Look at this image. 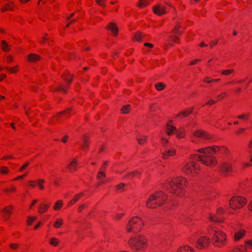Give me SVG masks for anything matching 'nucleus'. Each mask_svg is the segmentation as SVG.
<instances>
[{"mask_svg":"<svg viewBox=\"0 0 252 252\" xmlns=\"http://www.w3.org/2000/svg\"><path fill=\"white\" fill-rule=\"evenodd\" d=\"M219 151L218 147H208L201 148L197 150V152L202 153L203 155H196L198 160L207 166H212L217 163L215 157L212 155L215 154Z\"/></svg>","mask_w":252,"mask_h":252,"instance_id":"1","label":"nucleus"},{"mask_svg":"<svg viewBox=\"0 0 252 252\" xmlns=\"http://www.w3.org/2000/svg\"><path fill=\"white\" fill-rule=\"evenodd\" d=\"M166 198V196L163 192L156 191L149 196L146 202V206L149 208H155L164 203Z\"/></svg>","mask_w":252,"mask_h":252,"instance_id":"2","label":"nucleus"},{"mask_svg":"<svg viewBox=\"0 0 252 252\" xmlns=\"http://www.w3.org/2000/svg\"><path fill=\"white\" fill-rule=\"evenodd\" d=\"M186 180L183 178L177 177L168 183L166 186L167 189L173 193L179 195L183 191Z\"/></svg>","mask_w":252,"mask_h":252,"instance_id":"3","label":"nucleus"},{"mask_svg":"<svg viewBox=\"0 0 252 252\" xmlns=\"http://www.w3.org/2000/svg\"><path fill=\"white\" fill-rule=\"evenodd\" d=\"M147 240L141 234L136 235L130 238L128 244L134 250L140 251L144 250L147 245Z\"/></svg>","mask_w":252,"mask_h":252,"instance_id":"4","label":"nucleus"},{"mask_svg":"<svg viewBox=\"0 0 252 252\" xmlns=\"http://www.w3.org/2000/svg\"><path fill=\"white\" fill-rule=\"evenodd\" d=\"M210 229L209 234L212 236L213 243L216 247H222L226 242V235L221 231L213 230L212 227Z\"/></svg>","mask_w":252,"mask_h":252,"instance_id":"5","label":"nucleus"},{"mask_svg":"<svg viewBox=\"0 0 252 252\" xmlns=\"http://www.w3.org/2000/svg\"><path fill=\"white\" fill-rule=\"evenodd\" d=\"M143 225V223L141 219L135 217L132 218L129 221L126 229L128 232L136 233L141 230Z\"/></svg>","mask_w":252,"mask_h":252,"instance_id":"6","label":"nucleus"},{"mask_svg":"<svg viewBox=\"0 0 252 252\" xmlns=\"http://www.w3.org/2000/svg\"><path fill=\"white\" fill-rule=\"evenodd\" d=\"M246 202V198L240 196H235L230 199L229 205L233 209H238L244 206Z\"/></svg>","mask_w":252,"mask_h":252,"instance_id":"7","label":"nucleus"},{"mask_svg":"<svg viewBox=\"0 0 252 252\" xmlns=\"http://www.w3.org/2000/svg\"><path fill=\"white\" fill-rule=\"evenodd\" d=\"M198 168L193 162L187 163L184 168V171L188 175H192L197 172Z\"/></svg>","mask_w":252,"mask_h":252,"instance_id":"8","label":"nucleus"},{"mask_svg":"<svg viewBox=\"0 0 252 252\" xmlns=\"http://www.w3.org/2000/svg\"><path fill=\"white\" fill-rule=\"evenodd\" d=\"M210 243V239L206 236L199 238L196 242V247L198 249H203L208 246Z\"/></svg>","mask_w":252,"mask_h":252,"instance_id":"9","label":"nucleus"},{"mask_svg":"<svg viewBox=\"0 0 252 252\" xmlns=\"http://www.w3.org/2000/svg\"><path fill=\"white\" fill-rule=\"evenodd\" d=\"M176 154V150L173 148H171L165 150V151L162 154V158L163 159H168L170 157H173Z\"/></svg>","mask_w":252,"mask_h":252,"instance_id":"10","label":"nucleus"},{"mask_svg":"<svg viewBox=\"0 0 252 252\" xmlns=\"http://www.w3.org/2000/svg\"><path fill=\"white\" fill-rule=\"evenodd\" d=\"M166 133L168 135H171L173 134H176L177 136L179 138H182L183 136L180 135V134L178 133V130L176 127L169 125V124H167L166 126Z\"/></svg>","mask_w":252,"mask_h":252,"instance_id":"11","label":"nucleus"},{"mask_svg":"<svg viewBox=\"0 0 252 252\" xmlns=\"http://www.w3.org/2000/svg\"><path fill=\"white\" fill-rule=\"evenodd\" d=\"M193 135L195 136L201 137L204 139H209L211 138V136L207 133L204 131L201 130H197L193 132Z\"/></svg>","mask_w":252,"mask_h":252,"instance_id":"12","label":"nucleus"},{"mask_svg":"<svg viewBox=\"0 0 252 252\" xmlns=\"http://www.w3.org/2000/svg\"><path fill=\"white\" fill-rule=\"evenodd\" d=\"M153 10L155 14L161 15L165 13V8L161 4H158L153 7Z\"/></svg>","mask_w":252,"mask_h":252,"instance_id":"13","label":"nucleus"},{"mask_svg":"<svg viewBox=\"0 0 252 252\" xmlns=\"http://www.w3.org/2000/svg\"><path fill=\"white\" fill-rule=\"evenodd\" d=\"M12 208V206H9L4 208L1 210L2 212L3 213V216L5 220H7L8 218L10 216Z\"/></svg>","mask_w":252,"mask_h":252,"instance_id":"14","label":"nucleus"},{"mask_svg":"<svg viewBox=\"0 0 252 252\" xmlns=\"http://www.w3.org/2000/svg\"><path fill=\"white\" fill-rule=\"evenodd\" d=\"M177 252H194V250L188 245H184L180 247Z\"/></svg>","mask_w":252,"mask_h":252,"instance_id":"15","label":"nucleus"},{"mask_svg":"<svg viewBox=\"0 0 252 252\" xmlns=\"http://www.w3.org/2000/svg\"><path fill=\"white\" fill-rule=\"evenodd\" d=\"M222 171L224 173H228L232 171V165L230 163H225L221 167Z\"/></svg>","mask_w":252,"mask_h":252,"instance_id":"16","label":"nucleus"},{"mask_svg":"<svg viewBox=\"0 0 252 252\" xmlns=\"http://www.w3.org/2000/svg\"><path fill=\"white\" fill-rule=\"evenodd\" d=\"M107 28L110 30L116 35L118 32V28L114 23H109Z\"/></svg>","mask_w":252,"mask_h":252,"instance_id":"17","label":"nucleus"},{"mask_svg":"<svg viewBox=\"0 0 252 252\" xmlns=\"http://www.w3.org/2000/svg\"><path fill=\"white\" fill-rule=\"evenodd\" d=\"M141 172L138 171H134L133 172L127 173L125 176V178L132 179L136 175H140Z\"/></svg>","mask_w":252,"mask_h":252,"instance_id":"18","label":"nucleus"},{"mask_svg":"<svg viewBox=\"0 0 252 252\" xmlns=\"http://www.w3.org/2000/svg\"><path fill=\"white\" fill-rule=\"evenodd\" d=\"M105 176L106 174L103 171H99L98 172L96 178L97 179L100 181V182L98 184V185L104 183L103 178L105 177Z\"/></svg>","mask_w":252,"mask_h":252,"instance_id":"19","label":"nucleus"},{"mask_svg":"<svg viewBox=\"0 0 252 252\" xmlns=\"http://www.w3.org/2000/svg\"><path fill=\"white\" fill-rule=\"evenodd\" d=\"M28 59L30 62H35L39 60L41 58L39 56L35 54H30L28 56Z\"/></svg>","mask_w":252,"mask_h":252,"instance_id":"20","label":"nucleus"},{"mask_svg":"<svg viewBox=\"0 0 252 252\" xmlns=\"http://www.w3.org/2000/svg\"><path fill=\"white\" fill-rule=\"evenodd\" d=\"M193 108H189L188 110L183 111L179 113L177 115V117H179L180 115H182L183 117H187L189 114H191L192 112Z\"/></svg>","mask_w":252,"mask_h":252,"instance_id":"21","label":"nucleus"},{"mask_svg":"<svg viewBox=\"0 0 252 252\" xmlns=\"http://www.w3.org/2000/svg\"><path fill=\"white\" fill-rule=\"evenodd\" d=\"M209 219L212 221L217 222H222L223 221V219L222 218H219L218 216L211 215L209 217Z\"/></svg>","mask_w":252,"mask_h":252,"instance_id":"22","label":"nucleus"},{"mask_svg":"<svg viewBox=\"0 0 252 252\" xmlns=\"http://www.w3.org/2000/svg\"><path fill=\"white\" fill-rule=\"evenodd\" d=\"M77 164V161L76 159H74L71 163L68 165V168L70 171H72L73 170H76L77 167L76 165Z\"/></svg>","mask_w":252,"mask_h":252,"instance_id":"23","label":"nucleus"},{"mask_svg":"<svg viewBox=\"0 0 252 252\" xmlns=\"http://www.w3.org/2000/svg\"><path fill=\"white\" fill-rule=\"evenodd\" d=\"M89 141L88 139V137L86 136H84L83 137V144L82 146L85 150H87L89 147Z\"/></svg>","mask_w":252,"mask_h":252,"instance_id":"24","label":"nucleus"},{"mask_svg":"<svg viewBox=\"0 0 252 252\" xmlns=\"http://www.w3.org/2000/svg\"><path fill=\"white\" fill-rule=\"evenodd\" d=\"M245 234L244 230H241L235 233L234 235V239L235 240H239L242 238Z\"/></svg>","mask_w":252,"mask_h":252,"instance_id":"25","label":"nucleus"},{"mask_svg":"<svg viewBox=\"0 0 252 252\" xmlns=\"http://www.w3.org/2000/svg\"><path fill=\"white\" fill-rule=\"evenodd\" d=\"M63 220L60 218H58L57 220L54 222L53 226L56 228H60L62 225L63 224Z\"/></svg>","mask_w":252,"mask_h":252,"instance_id":"26","label":"nucleus"},{"mask_svg":"<svg viewBox=\"0 0 252 252\" xmlns=\"http://www.w3.org/2000/svg\"><path fill=\"white\" fill-rule=\"evenodd\" d=\"M144 35L142 33L138 32L134 34V39L137 41L141 42V38Z\"/></svg>","mask_w":252,"mask_h":252,"instance_id":"27","label":"nucleus"},{"mask_svg":"<svg viewBox=\"0 0 252 252\" xmlns=\"http://www.w3.org/2000/svg\"><path fill=\"white\" fill-rule=\"evenodd\" d=\"M49 206L44 204H41L40 207L38 209V212L40 213H43L48 209Z\"/></svg>","mask_w":252,"mask_h":252,"instance_id":"28","label":"nucleus"},{"mask_svg":"<svg viewBox=\"0 0 252 252\" xmlns=\"http://www.w3.org/2000/svg\"><path fill=\"white\" fill-rule=\"evenodd\" d=\"M131 106L130 105H126L121 108V112L123 114H127L130 110Z\"/></svg>","mask_w":252,"mask_h":252,"instance_id":"29","label":"nucleus"},{"mask_svg":"<svg viewBox=\"0 0 252 252\" xmlns=\"http://www.w3.org/2000/svg\"><path fill=\"white\" fill-rule=\"evenodd\" d=\"M155 88L158 91H160L165 88V85L161 82H159L156 84Z\"/></svg>","mask_w":252,"mask_h":252,"instance_id":"30","label":"nucleus"},{"mask_svg":"<svg viewBox=\"0 0 252 252\" xmlns=\"http://www.w3.org/2000/svg\"><path fill=\"white\" fill-rule=\"evenodd\" d=\"M1 48L3 51H9V45L8 43L4 40H2L1 42Z\"/></svg>","mask_w":252,"mask_h":252,"instance_id":"31","label":"nucleus"},{"mask_svg":"<svg viewBox=\"0 0 252 252\" xmlns=\"http://www.w3.org/2000/svg\"><path fill=\"white\" fill-rule=\"evenodd\" d=\"M148 4V0H139L137 6L140 8L146 7Z\"/></svg>","mask_w":252,"mask_h":252,"instance_id":"32","label":"nucleus"},{"mask_svg":"<svg viewBox=\"0 0 252 252\" xmlns=\"http://www.w3.org/2000/svg\"><path fill=\"white\" fill-rule=\"evenodd\" d=\"M137 140L140 145H143L144 142L146 141L147 136L145 135H143L141 137H139L137 138Z\"/></svg>","mask_w":252,"mask_h":252,"instance_id":"33","label":"nucleus"},{"mask_svg":"<svg viewBox=\"0 0 252 252\" xmlns=\"http://www.w3.org/2000/svg\"><path fill=\"white\" fill-rule=\"evenodd\" d=\"M234 71L233 69L222 70H221V74L224 75H229Z\"/></svg>","mask_w":252,"mask_h":252,"instance_id":"34","label":"nucleus"},{"mask_svg":"<svg viewBox=\"0 0 252 252\" xmlns=\"http://www.w3.org/2000/svg\"><path fill=\"white\" fill-rule=\"evenodd\" d=\"M63 205V201L62 200H58L55 203V205L54 206V209L55 210L59 209Z\"/></svg>","mask_w":252,"mask_h":252,"instance_id":"35","label":"nucleus"},{"mask_svg":"<svg viewBox=\"0 0 252 252\" xmlns=\"http://www.w3.org/2000/svg\"><path fill=\"white\" fill-rule=\"evenodd\" d=\"M59 241L55 237H52L50 239V243L51 245L56 246L58 245Z\"/></svg>","mask_w":252,"mask_h":252,"instance_id":"36","label":"nucleus"},{"mask_svg":"<svg viewBox=\"0 0 252 252\" xmlns=\"http://www.w3.org/2000/svg\"><path fill=\"white\" fill-rule=\"evenodd\" d=\"M249 114H243L242 115H238L237 117L240 119H242L245 121H247L249 118Z\"/></svg>","mask_w":252,"mask_h":252,"instance_id":"37","label":"nucleus"},{"mask_svg":"<svg viewBox=\"0 0 252 252\" xmlns=\"http://www.w3.org/2000/svg\"><path fill=\"white\" fill-rule=\"evenodd\" d=\"M84 193L83 192H81L78 194H77L74 197V201L77 202L81 197L84 195Z\"/></svg>","mask_w":252,"mask_h":252,"instance_id":"38","label":"nucleus"},{"mask_svg":"<svg viewBox=\"0 0 252 252\" xmlns=\"http://www.w3.org/2000/svg\"><path fill=\"white\" fill-rule=\"evenodd\" d=\"M36 217L35 216L32 217H28V219L27 220V223L28 225H30L32 223V221L36 219Z\"/></svg>","mask_w":252,"mask_h":252,"instance_id":"39","label":"nucleus"},{"mask_svg":"<svg viewBox=\"0 0 252 252\" xmlns=\"http://www.w3.org/2000/svg\"><path fill=\"white\" fill-rule=\"evenodd\" d=\"M44 182V180L43 179H39L37 181V183L40 189H44V186L42 185V183Z\"/></svg>","mask_w":252,"mask_h":252,"instance_id":"40","label":"nucleus"},{"mask_svg":"<svg viewBox=\"0 0 252 252\" xmlns=\"http://www.w3.org/2000/svg\"><path fill=\"white\" fill-rule=\"evenodd\" d=\"M8 172V171L7 170V168L5 166H3L0 169V173H1L2 174H6Z\"/></svg>","mask_w":252,"mask_h":252,"instance_id":"41","label":"nucleus"},{"mask_svg":"<svg viewBox=\"0 0 252 252\" xmlns=\"http://www.w3.org/2000/svg\"><path fill=\"white\" fill-rule=\"evenodd\" d=\"M232 252H247L246 250L245 249H241L240 248H236L233 250Z\"/></svg>","mask_w":252,"mask_h":252,"instance_id":"42","label":"nucleus"},{"mask_svg":"<svg viewBox=\"0 0 252 252\" xmlns=\"http://www.w3.org/2000/svg\"><path fill=\"white\" fill-rule=\"evenodd\" d=\"M10 247L12 249H16L19 247V244L12 243L10 245Z\"/></svg>","mask_w":252,"mask_h":252,"instance_id":"43","label":"nucleus"},{"mask_svg":"<svg viewBox=\"0 0 252 252\" xmlns=\"http://www.w3.org/2000/svg\"><path fill=\"white\" fill-rule=\"evenodd\" d=\"M249 148L251 149L250 151L251 161L252 162V141L249 143Z\"/></svg>","mask_w":252,"mask_h":252,"instance_id":"44","label":"nucleus"},{"mask_svg":"<svg viewBox=\"0 0 252 252\" xmlns=\"http://www.w3.org/2000/svg\"><path fill=\"white\" fill-rule=\"evenodd\" d=\"M96 0V3L100 6H105V4L103 2V1H105V0Z\"/></svg>","mask_w":252,"mask_h":252,"instance_id":"45","label":"nucleus"},{"mask_svg":"<svg viewBox=\"0 0 252 252\" xmlns=\"http://www.w3.org/2000/svg\"><path fill=\"white\" fill-rule=\"evenodd\" d=\"M9 71H10V72L11 73H16V70H15V67H11V68H9L8 67H5Z\"/></svg>","mask_w":252,"mask_h":252,"instance_id":"46","label":"nucleus"},{"mask_svg":"<svg viewBox=\"0 0 252 252\" xmlns=\"http://www.w3.org/2000/svg\"><path fill=\"white\" fill-rule=\"evenodd\" d=\"M125 186V185L124 184L121 183L117 186V189L119 190L122 189L124 188Z\"/></svg>","mask_w":252,"mask_h":252,"instance_id":"47","label":"nucleus"},{"mask_svg":"<svg viewBox=\"0 0 252 252\" xmlns=\"http://www.w3.org/2000/svg\"><path fill=\"white\" fill-rule=\"evenodd\" d=\"M220 79H214V80H209L208 78H206V79H204V81L207 83H210L213 81H218Z\"/></svg>","mask_w":252,"mask_h":252,"instance_id":"48","label":"nucleus"},{"mask_svg":"<svg viewBox=\"0 0 252 252\" xmlns=\"http://www.w3.org/2000/svg\"><path fill=\"white\" fill-rule=\"evenodd\" d=\"M29 165V162H27L23 166H22L20 169V171H22L24 169H25L28 165Z\"/></svg>","mask_w":252,"mask_h":252,"instance_id":"49","label":"nucleus"},{"mask_svg":"<svg viewBox=\"0 0 252 252\" xmlns=\"http://www.w3.org/2000/svg\"><path fill=\"white\" fill-rule=\"evenodd\" d=\"M245 243L248 246H249L250 247L252 248V240H250L246 241L245 242Z\"/></svg>","mask_w":252,"mask_h":252,"instance_id":"50","label":"nucleus"},{"mask_svg":"<svg viewBox=\"0 0 252 252\" xmlns=\"http://www.w3.org/2000/svg\"><path fill=\"white\" fill-rule=\"evenodd\" d=\"M224 211H223V209L222 208H218V210H217V213L218 214H222L223 213Z\"/></svg>","mask_w":252,"mask_h":252,"instance_id":"51","label":"nucleus"},{"mask_svg":"<svg viewBox=\"0 0 252 252\" xmlns=\"http://www.w3.org/2000/svg\"><path fill=\"white\" fill-rule=\"evenodd\" d=\"M56 90H60L62 91L64 93L66 92V91L64 90V89L63 88L62 86H59L58 88L56 89Z\"/></svg>","mask_w":252,"mask_h":252,"instance_id":"52","label":"nucleus"},{"mask_svg":"<svg viewBox=\"0 0 252 252\" xmlns=\"http://www.w3.org/2000/svg\"><path fill=\"white\" fill-rule=\"evenodd\" d=\"M86 206V205L85 204H82L81 205H80L79 208H78V211H81V210L84 208Z\"/></svg>","mask_w":252,"mask_h":252,"instance_id":"53","label":"nucleus"},{"mask_svg":"<svg viewBox=\"0 0 252 252\" xmlns=\"http://www.w3.org/2000/svg\"><path fill=\"white\" fill-rule=\"evenodd\" d=\"M226 94L225 93H222L221 94H220V95H218L217 97L218 98H220V99H222L224 95H225Z\"/></svg>","mask_w":252,"mask_h":252,"instance_id":"54","label":"nucleus"},{"mask_svg":"<svg viewBox=\"0 0 252 252\" xmlns=\"http://www.w3.org/2000/svg\"><path fill=\"white\" fill-rule=\"evenodd\" d=\"M216 102V101L213 100V99H210L207 103V104H214Z\"/></svg>","mask_w":252,"mask_h":252,"instance_id":"55","label":"nucleus"},{"mask_svg":"<svg viewBox=\"0 0 252 252\" xmlns=\"http://www.w3.org/2000/svg\"><path fill=\"white\" fill-rule=\"evenodd\" d=\"M15 190V188L14 187H13L11 189H6L4 191L7 192V191H14Z\"/></svg>","mask_w":252,"mask_h":252,"instance_id":"56","label":"nucleus"},{"mask_svg":"<svg viewBox=\"0 0 252 252\" xmlns=\"http://www.w3.org/2000/svg\"><path fill=\"white\" fill-rule=\"evenodd\" d=\"M144 45L147 46V47H148L149 48H152L153 47V44H151V43H145L144 44Z\"/></svg>","mask_w":252,"mask_h":252,"instance_id":"57","label":"nucleus"},{"mask_svg":"<svg viewBox=\"0 0 252 252\" xmlns=\"http://www.w3.org/2000/svg\"><path fill=\"white\" fill-rule=\"evenodd\" d=\"M26 175V174H24V175H20L18 177H17V178H16L15 179V180H18V179H23L24 178V177Z\"/></svg>","mask_w":252,"mask_h":252,"instance_id":"58","label":"nucleus"},{"mask_svg":"<svg viewBox=\"0 0 252 252\" xmlns=\"http://www.w3.org/2000/svg\"><path fill=\"white\" fill-rule=\"evenodd\" d=\"M3 159H12L13 157L12 156H6L3 158Z\"/></svg>","mask_w":252,"mask_h":252,"instance_id":"59","label":"nucleus"},{"mask_svg":"<svg viewBox=\"0 0 252 252\" xmlns=\"http://www.w3.org/2000/svg\"><path fill=\"white\" fill-rule=\"evenodd\" d=\"M63 79L68 83H70L72 81V78L69 79L67 78V77H64Z\"/></svg>","mask_w":252,"mask_h":252,"instance_id":"60","label":"nucleus"},{"mask_svg":"<svg viewBox=\"0 0 252 252\" xmlns=\"http://www.w3.org/2000/svg\"><path fill=\"white\" fill-rule=\"evenodd\" d=\"M174 32H175L176 33H178V34H180H180H181V33H182L181 32H180V31L178 30V27L174 29Z\"/></svg>","mask_w":252,"mask_h":252,"instance_id":"61","label":"nucleus"},{"mask_svg":"<svg viewBox=\"0 0 252 252\" xmlns=\"http://www.w3.org/2000/svg\"><path fill=\"white\" fill-rule=\"evenodd\" d=\"M7 60L9 62H11L12 61V57L10 56H8L7 57Z\"/></svg>","mask_w":252,"mask_h":252,"instance_id":"62","label":"nucleus"},{"mask_svg":"<svg viewBox=\"0 0 252 252\" xmlns=\"http://www.w3.org/2000/svg\"><path fill=\"white\" fill-rule=\"evenodd\" d=\"M68 137V136L67 135H65L64 137V138H63V139H62V141L63 142V143H65L66 142V139H67Z\"/></svg>","mask_w":252,"mask_h":252,"instance_id":"63","label":"nucleus"},{"mask_svg":"<svg viewBox=\"0 0 252 252\" xmlns=\"http://www.w3.org/2000/svg\"><path fill=\"white\" fill-rule=\"evenodd\" d=\"M249 208L250 211H252V201L250 203L249 205Z\"/></svg>","mask_w":252,"mask_h":252,"instance_id":"64","label":"nucleus"}]
</instances>
